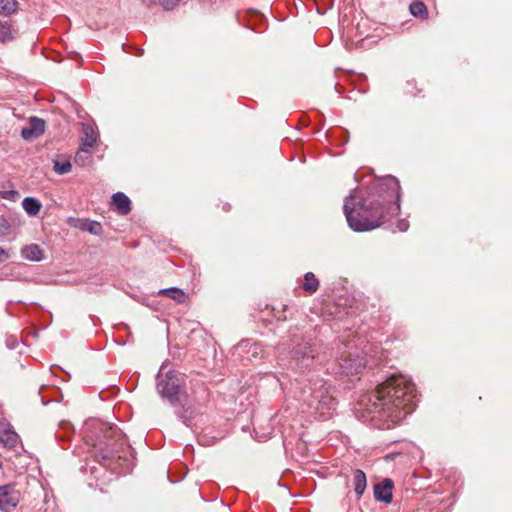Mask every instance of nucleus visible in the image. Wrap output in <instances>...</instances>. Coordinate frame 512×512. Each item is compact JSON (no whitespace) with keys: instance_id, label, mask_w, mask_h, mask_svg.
<instances>
[{"instance_id":"5701e85b","label":"nucleus","mask_w":512,"mask_h":512,"mask_svg":"<svg viewBox=\"0 0 512 512\" xmlns=\"http://www.w3.org/2000/svg\"><path fill=\"white\" fill-rule=\"evenodd\" d=\"M17 6L16 0H0V15H9L16 12Z\"/></svg>"},{"instance_id":"39448f33","label":"nucleus","mask_w":512,"mask_h":512,"mask_svg":"<svg viewBox=\"0 0 512 512\" xmlns=\"http://www.w3.org/2000/svg\"><path fill=\"white\" fill-rule=\"evenodd\" d=\"M166 366L162 365L157 375V391L163 399H167L170 404L176 405L182 402L186 397L183 392V379L176 373V371H165Z\"/></svg>"},{"instance_id":"6ab92c4d","label":"nucleus","mask_w":512,"mask_h":512,"mask_svg":"<svg viewBox=\"0 0 512 512\" xmlns=\"http://www.w3.org/2000/svg\"><path fill=\"white\" fill-rule=\"evenodd\" d=\"M22 206L26 213L30 216L37 215L41 209V203L33 197L24 198L22 201Z\"/></svg>"},{"instance_id":"7ed1b4c3","label":"nucleus","mask_w":512,"mask_h":512,"mask_svg":"<svg viewBox=\"0 0 512 512\" xmlns=\"http://www.w3.org/2000/svg\"><path fill=\"white\" fill-rule=\"evenodd\" d=\"M84 440L91 448L92 455L103 466H109L113 460L121 459L120 452L129 451L121 430L98 420L86 423Z\"/></svg>"},{"instance_id":"f03ea898","label":"nucleus","mask_w":512,"mask_h":512,"mask_svg":"<svg viewBox=\"0 0 512 512\" xmlns=\"http://www.w3.org/2000/svg\"><path fill=\"white\" fill-rule=\"evenodd\" d=\"M400 184L396 177L381 180L376 194L360 196L354 190L345 199L344 214L349 227L356 232L370 231L381 226L400 211Z\"/></svg>"},{"instance_id":"f8f14e48","label":"nucleus","mask_w":512,"mask_h":512,"mask_svg":"<svg viewBox=\"0 0 512 512\" xmlns=\"http://www.w3.org/2000/svg\"><path fill=\"white\" fill-rule=\"evenodd\" d=\"M83 137L81 145L92 149L98 139V132L94 124L83 123L82 124Z\"/></svg>"},{"instance_id":"ddd939ff","label":"nucleus","mask_w":512,"mask_h":512,"mask_svg":"<svg viewBox=\"0 0 512 512\" xmlns=\"http://www.w3.org/2000/svg\"><path fill=\"white\" fill-rule=\"evenodd\" d=\"M112 205L121 215H127L131 211V201L129 197L122 192L113 194Z\"/></svg>"},{"instance_id":"4468645a","label":"nucleus","mask_w":512,"mask_h":512,"mask_svg":"<svg viewBox=\"0 0 512 512\" xmlns=\"http://www.w3.org/2000/svg\"><path fill=\"white\" fill-rule=\"evenodd\" d=\"M177 404L182 405V409L177 411V417L186 425L190 426L191 421L194 415V408L187 400V397L182 399V402H178Z\"/></svg>"},{"instance_id":"20e7f679","label":"nucleus","mask_w":512,"mask_h":512,"mask_svg":"<svg viewBox=\"0 0 512 512\" xmlns=\"http://www.w3.org/2000/svg\"><path fill=\"white\" fill-rule=\"evenodd\" d=\"M303 401L302 411L315 419L326 420L336 409V399L330 392V387L319 377L304 379L300 390Z\"/></svg>"},{"instance_id":"f3484780","label":"nucleus","mask_w":512,"mask_h":512,"mask_svg":"<svg viewBox=\"0 0 512 512\" xmlns=\"http://www.w3.org/2000/svg\"><path fill=\"white\" fill-rule=\"evenodd\" d=\"M159 294L165 295L179 304L184 303L186 299L184 291L177 287L161 289Z\"/></svg>"},{"instance_id":"b1692460","label":"nucleus","mask_w":512,"mask_h":512,"mask_svg":"<svg viewBox=\"0 0 512 512\" xmlns=\"http://www.w3.org/2000/svg\"><path fill=\"white\" fill-rule=\"evenodd\" d=\"M72 165L69 161H56L54 164V170L60 174H67L71 171Z\"/></svg>"},{"instance_id":"7c9ffc66","label":"nucleus","mask_w":512,"mask_h":512,"mask_svg":"<svg viewBox=\"0 0 512 512\" xmlns=\"http://www.w3.org/2000/svg\"><path fill=\"white\" fill-rule=\"evenodd\" d=\"M223 208H224L225 211H229L230 205L229 204H225Z\"/></svg>"},{"instance_id":"4be33fe9","label":"nucleus","mask_w":512,"mask_h":512,"mask_svg":"<svg viewBox=\"0 0 512 512\" xmlns=\"http://www.w3.org/2000/svg\"><path fill=\"white\" fill-rule=\"evenodd\" d=\"M91 161V149L81 145L80 150L75 155V163L84 166Z\"/></svg>"},{"instance_id":"412c9836","label":"nucleus","mask_w":512,"mask_h":512,"mask_svg":"<svg viewBox=\"0 0 512 512\" xmlns=\"http://www.w3.org/2000/svg\"><path fill=\"white\" fill-rule=\"evenodd\" d=\"M319 286L318 279L312 272H307L304 276V283L302 285L303 289L312 294L317 291Z\"/></svg>"},{"instance_id":"2f4dec72","label":"nucleus","mask_w":512,"mask_h":512,"mask_svg":"<svg viewBox=\"0 0 512 512\" xmlns=\"http://www.w3.org/2000/svg\"><path fill=\"white\" fill-rule=\"evenodd\" d=\"M164 8H165L166 10H169L171 7H169L168 5L164 4Z\"/></svg>"},{"instance_id":"2eb2a0df","label":"nucleus","mask_w":512,"mask_h":512,"mask_svg":"<svg viewBox=\"0 0 512 512\" xmlns=\"http://www.w3.org/2000/svg\"><path fill=\"white\" fill-rule=\"evenodd\" d=\"M17 31L11 21L0 20V42L5 43L15 38Z\"/></svg>"},{"instance_id":"9b49d317","label":"nucleus","mask_w":512,"mask_h":512,"mask_svg":"<svg viewBox=\"0 0 512 512\" xmlns=\"http://www.w3.org/2000/svg\"><path fill=\"white\" fill-rule=\"evenodd\" d=\"M19 440L18 434L8 424H0V442L7 448L16 447Z\"/></svg>"},{"instance_id":"9d476101","label":"nucleus","mask_w":512,"mask_h":512,"mask_svg":"<svg viewBox=\"0 0 512 512\" xmlns=\"http://www.w3.org/2000/svg\"><path fill=\"white\" fill-rule=\"evenodd\" d=\"M45 131V122L44 120L32 117L30 118L29 125L27 127H23L21 131V136L25 140H30L34 137H38L42 135Z\"/></svg>"},{"instance_id":"dca6fc26","label":"nucleus","mask_w":512,"mask_h":512,"mask_svg":"<svg viewBox=\"0 0 512 512\" xmlns=\"http://www.w3.org/2000/svg\"><path fill=\"white\" fill-rule=\"evenodd\" d=\"M22 255L27 260L39 262L43 258V251L38 245L32 244L22 250Z\"/></svg>"},{"instance_id":"393cba45","label":"nucleus","mask_w":512,"mask_h":512,"mask_svg":"<svg viewBox=\"0 0 512 512\" xmlns=\"http://www.w3.org/2000/svg\"><path fill=\"white\" fill-rule=\"evenodd\" d=\"M247 347H249V351L252 352L253 357H256L261 352V350L257 344H255V343L251 344L249 341H243L239 345L240 349H245Z\"/></svg>"},{"instance_id":"6e6552de","label":"nucleus","mask_w":512,"mask_h":512,"mask_svg":"<svg viewBox=\"0 0 512 512\" xmlns=\"http://www.w3.org/2000/svg\"><path fill=\"white\" fill-rule=\"evenodd\" d=\"M21 499V492L15 484L0 486V511L9 512L15 508Z\"/></svg>"},{"instance_id":"aec40b11","label":"nucleus","mask_w":512,"mask_h":512,"mask_svg":"<svg viewBox=\"0 0 512 512\" xmlns=\"http://www.w3.org/2000/svg\"><path fill=\"white\" fill-rule=\"evenodd\" d=\"M410 13L422 19H426L428 17V10L426 5L422 1H414L409 5Z\"/></svg>"},{"instance_id":"c85d7f7f","label":"nucleus","mask_w":512,"mask_h":512,"mask_svg":"<svg viewBox=\"0 0 512 512\" xmlns=\"http://www.w3.org/2000/svg\"><path fill=\"white\" fill-rule=\"evenodd\" d=\"M7 258H8V254L5 252V250L0 248V262L5 261Z\"/></svg>"},{"instance_id":"a878e982","label":"nucleus","mask_w":512,"mask_h":512,"mask_svg":"<svg viewBox=\"0 0 512 512\" xmlns=\"http://www.w3.org/2000/svg\"><path fill=\"white\" fill-rule=\"evenodd\" d=\"M0 195L3 199L10 200V201H16L19 197V193L15 190H6L0 192Z\"/></svg>"},{"instance_id":"c756f323","label":"nucleus","mask_w":512,"mask_h":512,"mask_svg":"<svg viewBox=\"0 0 512 512\" xmlns=\"http://www.w3.org/2000/svg\"><path fill=\"white\" fill-rule=\"evenodd\" d=\"M7 346L11 349L15 348V340H13V341L7 340Z\"/></svg>"},{"instance_id":"a211bd4d","label":"nucleus","mask_w":512,"mask_h":512,"mask_svg":"<svg viewBox=\"0 0 512 512\" xmlns=\"http://www.w3.org/2000/svg\"><path fill=\"white\" fill-rule=\"evenodd\" d=\"M354 491L355 493L360 497L363 495L365 489H366V475L365 473L360 470V469H357L355 472H354Z\"/></svg>"},{"instance_id":"f257e3e1","label":"nucleus","mask_w":512,"mask_h":512,"mask_svg":"<svg viewBox=\"0 0 512 512\" xmlns=\"http://www.w3.org/2000/svg\"><path fill=\"white\" fill-rule=\"evenodd\" d=\"M415 406L414 384L403 375H392L361 397L356 414L363 422L389 429L412 413Z\"/></svg>"},{"instance_id":"1a4fd4ad","label":"nucleus","mask_w":512,"mask_h":512,"mask_svg":"<svg viewBox=\"0 0 512 512\" xmlns=\"http://www.w3.org/2000/svg\"><path fill=\"white\" fill-rule=\"evenodd\" d=\"M394 484L389 478L374 485V497L377 501L390 503L392 501V490Z\"/></svg>"},{"instance_id":"cd10ccee","label":"nucleus","mask_w":512,"mask_h":512,"mask_svg":"<svg viewBox=\"0 0 512 512\" xmlns=\"http://www.w3.org/2000/svg\"><path fill=\"white\" fill-rule=\"evenodd\" d=\"M99 230H100V225L99 224H96V225H92L91 227H89L88 231L93 233V234H98L99 233Z\"/></svg>"},{"instance_id":"bb28decb","label":"nucleus","mask_w":512,"mask_h":512,"mask_svg":"<svg viewBox=\"0 0 512 512\" xmlns=\"http://www.w3.org/2000/svg\"><path fill=\"white\" fill-rule=\"evenodd\" d=\"M397 228L400 232H406L409 228V223L407 220H400L397 224Z\"/></svg>"},{"instance_id":"0eeeda50","label":"nucleus","mask_w":512,"mask_h":512,"mask_svg":"<svg viewBox=\"0 0 512 512\" xmlns=\"http://www.w3.org/2000/svg\"><path fill=\"white\" fill-rule=\"evenodd\" d=\"M318 359L315 345L310 343H299L293 350L292 360L295 367L300 371H304L314 367L315 361Z\"/></svg>"},{"instance_id":"423d86ee","label":"nucleus","mask_w":512,"mask_h":512,"mask_svg":"<svg viewBox=\"0 0 512 512\" xmlns=\"http://www.w3.org/2000/svg\"><path fill=\"white\" fill-rule=\"evenodd\" d=\"M366 366V360L363 356L354 351H343L340 352V356L337 358V370L336 374L353 376L360 373Z\"/></svg>"}]
</instances>
